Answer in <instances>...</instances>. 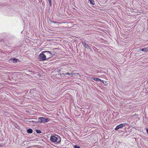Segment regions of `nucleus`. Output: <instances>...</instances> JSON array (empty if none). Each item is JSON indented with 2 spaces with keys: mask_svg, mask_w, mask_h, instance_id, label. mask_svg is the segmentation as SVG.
I'll use <instances>...</instances> for the list:
<instances>
[{
  "mask_svg": "<svg viewBox=\"0 0 148 148\" xmlns=\"http://www.w3.org/2000/svg\"><path fill=\"white\" fill-rule=\"evenodd\" d=\"M50 140L52 142L55 144H58L61 142V138L58 135H57V137L55 136H52L50 137Z\"/></svg>",
  "mask_w": 148,
  "mask_h": 148,
  "instance_id": "f257e3e1",
  "label": "nucleus"
},
{
  "mask_svg": "<svg viewBox=\"0 0 148 148\" xmlns=\"http://www.w3.org/2000/svg\"><path fill=\"white\" fill-rule=\"evenodd\" d=\"M43 52L47 59L51 58L55 55L54 53L52 51H43Z\"/></svg>",
  "mask_w": 148,
  "mask_h": 148,
  "instance_id": "f03ea898",
  "label": "nucleus"
},
{
  "mask_svg": "<svg viewBox=\"0 0 148 148\" xmlns=\"http://www.w3.org/2000/svg\"><path fill=\"white\" fill-rule=\"evenodd\" d=\"M38 121L36 122V123H37L38 122L42 123L44 122H47L49 121V119L43 117H40L38 119Z\"/></svg>",
  "mask_w": 148,
  "mask_h": 148,
  "instance_id": "7ed1b4c3",
  "label": "nucleus"
},
{
  "mask_svg": "<svg viewBox=\"0 0 148 148\" xmlns=\"http://www.w3.org/2000/svg\"><path fill=\"white\" fill-rule=\"evenodd\" d=\"M43 51H42L39 55V58L40 61H43L47 60Z\"/></svg>",
  "mask_w": 148,
  "mask_h": 148,
  "instance_id": "20e7f679",
  "label": "nucleus"
},
{
  "mask_svg": "<svg viewBox=\"0 0 148 148\" xmlns=\"http://www.w3.org/2000/svg\"><path fill=\"white\" fill-rule=\"evenodd\" d=\"M126 125H127V124L126 123L120 124L118 126H117L116 127V128L115 129V130H117L120 128H122L123 126H125Z\"/></svg>",
  "mask_w": 148,
  "mask_h": 148,
  "instance_id": "39448f33",
  "label": "nucleus"
},
{
  "mask_svg": "<svg viewBox=\"0 0 148 148\" xmlns=\"http://www.w3.org/2000/svg\"><path fill=\"white\" fill-rule=\"evenodd\" d=\"M140 50L142 51L145 52H148V47L144 48L142 49H140Z\"/></svg>",
  "mask_w": 148,
  "mask_h": 148,
  "instance_id": "423d86ee",
  "label": "nucleus"
},
{
  "mask_svg": "<svg viewBox=\"0 0 148 148\" xmlns=\"http://www.w3.org/2000/svg\"><path fill=\"white\" fill-rule=\"evenodd\" d=\"M10 60L13 62L14 63H16L17 62L18 60L16 59V58H14L13 59H11Z\"/></svg>",
  "mask_w": 148,
  "mask_h": 148,
  "instance_id": "0eeeda50",
  "label": "nucleus"
},
{
  "mask_svg": "<svg viewBox=\"0 0 148 148\" xmlns=\"http://www.w3.org/2000/svg\"><path fill=\"white\" fill-rule=\"evenodd\" d=\"M93 79L97 82H100L101 81V80L99 78H93Z\"/></svg>",
  "mask_w": 148,
  "mask_h": 148,
  "instance_id": "6e6552de",
  "label": "nucleus"
},
{
  "mask_svg": "<svg viewBox=\"0 0 148 148\" xmlns=\"http://www.w3.org/2000/svg\"><path fill=\"white\" fill-rule=\"evenodd\" d=\"M33 130L31 129H29L27 130V132L28 133L30 134L32 132Z\"/></svg>",
  "mask_w": 148,
  "mask_h": 148,
  "instance_id": "1a4fd4ad",
  "label": "nucleus"
},
{
  "mask_svg": "<svg viewBox=\"0 0 148 148\" xmlns=\"http://www.w3.org/2000/svg\"><path fill=\"white\" fill-rule=\"evenodd\" d=\"M89 1L91 4L94 5L95 4L94 0H89Z\"/></svg>",
  "mask_w": 148,
  "mask_h": 148,
  "instance_id": "9d476101",
  "label": "nucleus"
},
{
  "mask_svg": "<svg viewBox=\"0 0 148 148\" xmlns=\"http://www.w3.org/2000/svg\"><path fill=\"white\" fill-rule=\"evenodd\" d=\"M85 48H88L90 49V47L89 46V45L87 44H85V45L84 46Z\"/></svg>",
  "mask_w": 148,
  "mask_h": 148,
  "instance_id": "9b49d317",
  "label": "nucleus"
},
{
  "mask_svg": "<svg viewBox=\"0 0 148 148\" xmlns=\"http://www.w3.org/2000/svg\"><path fill=\"white\" fill-rule=\"evenodd\" d=\"M36 132L38 134H40L41 133V131L40 130H36Z\"/></svg>",
  "mask_w": 148,
  "mask_h": 148,
  "instance_id": "f8f14e48",
  "label": "nucleus"
},
{
  "mask_svg": "<svg viewBox=\"0 0 148 148\" xmlns=\"http://www.w3.org/2000/svg\"><path fill=\"white\" fill-rule=\"evenodd\" d=\"M64 75L65 76H66L67 75H70V73H64Z\"/></svg>",
  "mask_w": 148,
  "mask_h": 148,
  "instance_id": "ddd939ff",
  "label": "nucleus"
},
{
  "mask_svg": "<svg viewBox=\"0 0 148 148\" xmlns=\"http://www.w3.org/2000/svg\"><path fill=\"white\" fill-rule=\"evenodd\" d=\"M75 74V73H73V72H72L71 73H70V75H71V76L73 77Z\"/></svg>",
  "mask_w": 148,
  "mask_h": 148,
  "instance_id": "4468645a",
  "label": "nucleus"
},
{
  "mask_svg": "<svg viewBox=\"0 0 148 148\" xmlns=\"http://www.w3.org/2000/svg\"><path fill=\"white\" fill-rule=\"evenodd\" d=\"M74 148H81L77 145H75L74 146Z\"/></svg>",
  "mask_w": 148,
  "mask_h": 148,
  "instance_id": "2eb2a0df",
  "label": "nucleus"
},
{
  "mask_svg": "<svg viewBox=\"0 0 148 148\" xmlns=\"http://www.w3.org/2000/svg\"><path fill=\"white\" fill-rule=\"evenodd\" d=\"M49 4L50 6H51V0H49Z\"/></svg>",
  "mask_w": 148,
  "mask_h": 148,
  "instance_id": "dca6fc26",
  "label": "nucleus"
},
{
  "mask_svg": "<svg viewBox=\"0 0 148 148\" xmlns=\"http://www.w3.org/2000/svg\"><path fill=\"white\" fill-rule=\"evenodd\" d=\"M82 44L84 46L85 45V44H86V42H82Z\"/></svg>",
  "mask_w": 148,
  "mask_h": 148,
  "instance_id": "f3484780",
  "label": "nucleus"
},
{
  "mask_svg": "<svg viewBox=\"0 0 148 148\" xmlns=\"http://www.w3.org/2000/svg\"><path fill=\"white\" fill-rule=\"evenodd\" d=\"M147 133H148V129H147Z\"/></svg>",
  "mask_w": 148,
  "mask_h": 148,
  "instance_id": "a211bd4d",
  "label": "nucleus"
},
{
  "mask_svg": "<svg viewBox=\"0 0 148 148\" xmlns=\"http://www.w3.org/2000/svg\"><path fill=\"white\" fill-rule=\"evenodd\" d=\"M29 122H34V121H29Z\"/></svg>",
  "mask_w": 148,
  "mask_h": 148,
  "instance_id": "6ab92c4d",
  "label": "nucleus"
},
{
  "mask_svg": "<svg viewBox=\"0 0 148 148\" xmlns=\"http://www.w3.org/2000/svg\"><path fill=\"white\" fill-rule=\"evenodd\" d=\"M48 1H49V0H48Z\"/></svg>",
  "mask_w": 148,
  "mask_h": 148,
  "instance_id": "aec40b11",
  "label": "nucleus"
}]
</instances>
